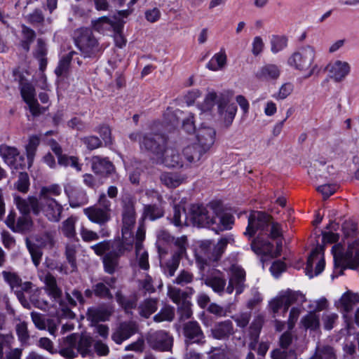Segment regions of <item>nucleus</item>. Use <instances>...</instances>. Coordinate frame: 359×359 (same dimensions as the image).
I'll list each match as a JSON object with an SVG mask.
<instances>
[{
  "mask_svg": "<svg viewBox=\"0 0 359 359\" xmlns=\"http://www.w3.org/2000/svg\"><path fill=\"white\" fill-rule=\"evenodd\" d=\"M233 241L231 236L222 238L217 245L212 248L210 241H204L201 245L205 257L198 256L196 262L201 271V279L215 292L222 294L225 289L226 279L224 273L215 268H210V262H217L224 253L226 245Z\"/></svg>",
  "mask_w": 359,
  "mask_h": 359,
  "instance_id": "nucleus-1",
  "label": "nucleus"
},
{
  "mask_svg": "<svg viewBox=\"0 0 359 359\" xmlns=\"http://www.w3.org/2000/svg\"><path fill=\"white\" fill-rule=\"evenodd\" d=\"M191 219L194 225L208 227L218 233L232 228L233 216L223 210L219 202L212 201L207 207L192 205L190 208Z\"/></svg>",
  "mask_w": 359,
  "mask_h": 359,
  "instance_id": "nucleus-2",
  "label": "nucleus"
},
{
  "mask_svg": "<svg viewBox=\"0 0 359 359\" xmlns=\"http://www.w3.org/2000/svg\"><path fill=\"white\" fill-rule=\"evenodd\" d=\"M61 194V188L57 184L43 187L39 192V198L35 196H29L26 200L20 201V209L23 211H28V205L32 206V212L35 215L40 212L51 222H58L63 211V207L60 204L54 196Z\"/></svg>",
  "mask_w": 359,
  "mask_h": 359,
  "instance_id": "nucleus-3",
  "label": "nucleus"
},
{
  "mask_svg": "<svg viewBox=\"0 0 359 359\" xmlns=\"http://www.w3.org/2000/svg\"><path fill=\"white\" fill-rule=\"evenodd\" d=\"M135 203V197L130 194H126L122 196V240L121 241L123 243H130L131 247H133L135 240L133 230L136 221Z\"/></svg>",
  "mask_w": 359,
  "mask_h": 359,
  "instance_id": "nucleus-4",
  "label": "nucleus"
},
{
  "mask_svg": "<svg viewBox=\"0 0 359 359\" xmlns=\"http://www.w3.org/2000/svg\"><path fill=\"white\" fill-rule=\"evenodd\" d=\"M74 41L84 57H95L104 49L88 28H80L75 31Z\"/></svg>",
  "mask_w": 359,
  "mask_h": 359,
  "instance_id": "nucleus-5",
  "label": "nucleus"
},
{
  "mask_svg": "<svg viewBox=\"0 0 359 359\" xmlns=\"http://www.w3.org/2000/svg\"><path fill=\"white\" fill-rule=\"evenodd\" d=\"M217 102L218 105V113L225 126L229 127L231 125L237 111L236 104L229 103L228 99L220 95L218 96L216 93H209L205 97V102L208 105L212 106Z\"/></svg>",
  "mask_w": 359,
  "mask_h": 359,
  "instance_id": "nucleus-6",
  "label": "nucleus"
},
{
  "mask_svg": "<svg viewBox=\"0 0 359 359\" xmlns=\"http://www.w3.org/2000/svg\"><path fill=\"white\" fill-rule=\"evenodd\" d=\"M15 76V79L19 83L21 96L28 105L30 112L34 116L40 115L43 111H41L42 108L35 97V88L25 79L22 74H18Z\"/></svg>",
  "mask_w": 359,
  "mask_h": 359,
  "instance_id": "nucleus-7",
  "label": "nucleus"
},
{
  "mask_svg": "<svg viewBox=\"0 0 359 359\" xmlns=\"http://www.w3.org/2000/svg\"><path fill=\"white\" fill-rule=\"evenodd\" d=\"M316 57L313 47L306 46L294 52L287 59V65L299 71H305L313 64Z\"/></svg>",
  "mask_w": 359,
  "mask_h": 359,
  "instance_id": "nucleus-8",
  "label": "nucleus"
},
{
  "mask_svg": "<svg viewBox=\"0 0 359 359\" xmlns=\"http://www.w3.org/2000/svg\"><path fill=\"white\" fill-rule=\"evenodd\" d=\"M167 138L163 134L147 133L143 134L140 148L151 153L157 160L167 147Z\"/></svg>",
  "mask_w": 359,
  "mask_h": 359,
  "instance_id": "nucleus-9",
  "label": "nucleus"
},
{
  "mask_svg": "<svg viewBox=\"0 0 359 359\" xmlns=\"http://www.w3.org/2000/svg\"><path fill=\"white\" fill-rule=\"evenodd\" d=\"M271 216L264 212L252 211L248 216V224L244 234L252 238L257 232L260 234L268 231V227Z\"/></svg>",
  "mask_w": 359,
  "mask_h": 359,
  "instance_id": "nucleus-10",
  "label": "nucleus"
},
{
  "mask_svg": "<svg viewBox=\"0 0 359 359\" xmlns=\"http://www.w3.org/2000/svg\"><path fill=\"white\" fill-rule=\"evenodd\" d=\"M182 334L186 347L192 344L203 346L205 342V335L200 325L196 320H190L183 324Z\"/></svg>",
  "mask_w": 359,
  "mask_h": 359,
  "instance_id": "nucleus-11",
  "label": "nucleus"
},
{
  "mask_svg": "<svg viewBox=\"0 0 359 359\" xmlns=\"http://www.w3.org/2000/svg\"><path fill=\"white\" fill-rule=\"evenodd\" d=\"M132 248L130 243L115 245L114 250L107 252L102 257L104 271L109 274L114 273L118 267L120 257Z\"/></svg>",
  "mask_w": 359,
  "mask_h": 359,
  "instance_id": "nucleus-12",
  "label": "nucleus"
},
{
  "mask_svg": "<svg viewBox=\"0 0 359 359\" xmlns=\"http://www.w3.org/2000/svg\"><path fill=\"white\" fill-rule=\"evenodd\" d=\"M335 267L356 269L359 267V248L353 255V250L348 248L344 253L339 246L334 245L332 249Z\"/></svg>",
  "mask_w": 359,
  "mask_h": 359,
  "instance_id": "nucleus-13",
  "label": "nucleus"
},
{
  "mask_svg": "<svg viewBox=\"0 0 359 359\" xmlns=\"http://www.w3.org/2000/svg\"><path fill=\"white\" fill-rule=\"evenodd\" d=\"M146 340L152 349L159 351H170L173 345L172 337L165 330L149 332Z\"/></svg>",
  "mask_w": 359,
  "mask_h": 359,
  "instance_id": "nucleus-14",
  "label": "nucleus"
},
{
  "mask_svg": "<svg viewBox=\"0 0 359 359\" xmlns=\"http://www.w3.org/2000/svg\"><path fill=\"white\" fill-rule=\"evenodd\" d=\"M170 298L177 304V313L180 316V320H185L190 318L193 314L191 309V303L189 300H186L187 294L182 292V290L177 287H170L168 290Z\"/></svg>",
  "mask_w": 359,
  "mask_h": 359,
  "instance_id": "nucleus-15",
  "label": "nucleus"
},
{
  "mask_svg": "<svg viewBox=\"0 0 359 359\" xmlns=\"http://www.w3.org/2000/svg\"><path fill=\"white\" fill-rule=\"evenodd\" d=\"M207 150L198 144H192L183 148L182 156L184 159L185 169L201 165L206 158Z\"/></svg>",
  "mask_w": 359,
  "mask_h": 359,
  "instance_id": "nucleus-16",
  "label": "nucleus"
},
{
  "mask_svg": "<svg viewBox=\"0 0 359 359\" xmlns=\"http://www.w3.org/2000/svg\"><path fill=\"white\" fill-rule=\"evenodd\" d=\"M156 161L168 168H185L184 157L173 147H167Z\"/></svg>",
  "mask_w": 359,
  "mask_h": 359,
  "instance_id": "nucleus-17",
  "label": "nucleus"
},
{
  "mask_svg": "<svg viewBox=\"0 0 359 359\" xmlns=\"http://www.w3.org/2000/svg\"><path fill=\"white\" fill-rule=\"evenodd\" d=\"M325 268V260L323 254L318 248L311 252L308 257L306 267V273L309 278L320 274Z\"/></svg>",
  "mask_w": 359,
  "mask_h": 359,
  "instance_id": "nucleus-18",
  "label": "nucleus"
},
{
  "mask_svg": "<svg viewBox=\"0 0 359 359\" xmlns=\"http://www.w3.org/2000/svg\"><path fill=\"white\" fill-rule=\"evenodd\" d=\"M245 272L238 266H233L231 270V276L229 278V284L226 291L231 294L236 290V295L241 294L245 287Z\"/></svg>",
  "mask_w": 359,
  "mask_h": 359,
  "instance_id": "nucleus-19",
  "label": "nucleus"
},
{
  "mask_svg": "<svg viewBox=\"0 0 359 359\" xmlns=\"http://www.w3.org/2000/svg\"><path fill=\"white\" fill-rule=\"evenodd\" d=\"M215 135L216 131L213 128L202 125L196 131V144L208 151L215 142Z\"/></svg>",
  "mask_w": 359,
  "mask_h": 359,
  "instance_id": "nucleus-20",
  "label": "nucleus"
},
{
  "mask_svg": "<svg viewBox=\"0 0 359 359\" xmlns=\"http://www.w3.org/2000/svg\"><path fill=\"white\" fill-rule=\"evenodd\" d=\"M58 353L67 359H73L78 356L76 351V334L73 333L63 337L59 342Z\"/></svg>",
  "mask_w": 359,
  "mask_h": 359,
  "instance_id": "nucleus-21",
  "label": "nucleus"
},
{
  "mask_svg": "<svg viewBox=\"0 0 359 359\" xmlns=\"http://www.w3.org/2000/svg\"><path fill=\"white\" fill-rule=\"evenodd\" d=\"M21 200H26V198H21L20 196H16L14 198L15 203L22 214L20 217H19L16 221V223L15 224V226L13 228V231L16 232H22L27 231L30 229V227L32 225V221L30 217L29 213L32 210V206L29 205V203H27L28 205V211H23L20 209V201Z\"/></svg>",
  "mask_w": 359,
  "mask_h": 359,
  "instance_id": "nucleus-22",
  "label": "nucleus"
},
{
  "mask_svg": "<svg viewBox=\"0 0 359 359\" xmlns=\"http://www.w3.org/2000/svg\"><path fill=\"white\" fill-rule=\"evenodd\" d=\"M91 169L96 175L107 176L111 174L114 170V165L107 157L93 156L90 159Z\"/></svg>",
  "mask_w": 359,
  "mask_h": 359,
  "instance_id": "nucleus-23",
  "label": "nucleus"
},
{
  "mask_svg": "<svg viewBox=\"0 0 359 359\" xmlns=\"http://www.w3.org/2000/svg\"><path fill=\"white\" fill-rule=\"evenodd\" d=\"M137 331V326L134 322H124L119 325L111 335L112 340L117 344L130 338Z\"/></svg>",
  "mask_w": 359,
  "mask_h": 359,
  "instance_id": "nucleus-24",
  "label": "nucleus"
},
{
  "mask_svg": "<svg viewBox=\"0 0 359 359\" xmlns=\"http://www.w3.org/2000/svg\"><path fill=\"white\" fill-rule=\"evenodd\" d=\"M330 77L335 82H341L350 74L351 65L344 61L336 60L327 66Z\"/></svg>",
  "mask_w": 359,
  "mask_h": 359,
  "instance_id": "nucleus-25",
  "label": "nucleus"
},
{
  "mask_svg": "<svg viewBox=\"0 0 359 359\" xmlns=\"http://www.w3.org/2000/svg\"><path fill=\"white\" fill-rule=\"evenodd\" d=\"M233 334V325L230 320L219 322L211 329V335L215 339H226Z\"/></svg>",
  "mask_w": 359,
  "mask_h": 359,
  "instance_id": "nucleus-26",
  "label": "nucleus"
},
{
  "mask_svg": "<svg viewBox=\"0 0 359 359\" xmlns=\"http://www.w3.org/2000/svg\"><path fill=\"white\" fill-rule=\"evenodd\" d=\"M84 214L89 220L93 223H96L100 226L104 225L111 219V215L104 210L93 205L83 210Z\"/></svg>",
  "mask_w": 359,
  "mask_h": 359,
  "instance_id": "nucleus-27",
  "label": "nucleus"
},
{
  "mask_svg": "<svg viewBox=\"0 0 359 359\" xmlns=\"http://www.w3.org/2000/svg\"><path fill=\"white\" fill-rule=\"evenodd\" d=\"M0 156L8 165L14 168H18V165L15 164L18 158L22 161L24 160V158L20 156V152L16 147H10L6 144H1L0 146Z\"/></svg>",
  "mask_w": 359,
  "mask_h": 359,
  "instance_id": "nucleus-28",
  "label": "nucleus"
},
{
  "mask_svg": "<svg viewBox=\"0 0 359 359\" xmlns=\"http://www.w3.org/2000/svg\"><path fill=\"white\" fill-rule=\"evenodd\" d=\"M43 283L47 294L56 302L59 301L62 297V291L57 285L56 278L50 273H47L43 277Z\"/></svg>",
  "mask_w": 359,
  "mask_h": 359,
  "instance_id": "nucleus-29",
  "label": "nucleus"
},
{
  "mask_svg": "<svg viewBox=\"0 0 359 359\" xmlns=\"http://www.w3.org/2000/svg\"><path fill=\"white\" fill-rule=\"evenodd\" d=\"M113 311L109 306L103 305L99 307L90 308L88 310V318L93 323H98L100 321H106L109 320Z\"/></svg>",
  "mask_w": 359,
  "mask_h": 359,
  "instance_id": "nucleus-30",
  "label": "nucleus"
},
{
  "mask_svg": "<svg viewBox=\"0 0 359 359\" xmlns=\"http://www.w3.org/2000/svg\"><path fill=\"white\" fill-rule=\"evenodd\" d=\"M280 74L279 67L273 64H267L262 67L256 73V77L262 81L277 79Z\"/></svg>",
  "mask_w": 359,
  "mask_h": 359,
  "instance_id": "nucleus-31",
  "label": "nucleus"
},
{
  "mask_svg": "<svg viewBox=\"0 0 359 359\" xmlns=\"http://www.w3.org/2000/svg\"><path fill=\"white\" fill-rule=\"evenodd\" d=\"M251 249L257 255L272 257V243L269 241L263 240L259 236L252 241Z\"/></svg>",
  "mask_w": 359,
  "mask_h": 359,
  "instance_id": "nucleus-32",
  "label": "nucleus"
},
{
  "mask_svg": "<svg viewBox=\"0 0 359 359\" xmlns=\"http://www.w3.org/2000/svg\"><path fill=\"white\" fill-rule=\"evenodd\" d=\"M160 180L168 188H176L185 180V177L178 172H164L161 173Z\"/></svg>",
  "mask_w": 359,
  "mask_h": 359,
  "instance_id": "nucleus-33",
  "label": "nucleus"
},
{
  "mask_svg": "<svg viewBox=\"0 0 359 359\" xmlns=\"http://www.w3.org/2000/svg\"><path fill=\"white\" fill-rule=\"evenodd\" d=\"M93 342V338L89 335H79L76 334V351H78V355L81 354L82 357L90 355Z\"/></svg>",
  "mask_w": 359,
  "mask_h": 359,
  "instance_id": "nucleus-34",
  "label": "nucleus"
},
{
  "mask_svg": "<svg viewBox=\"0 0 359 359\" xmlns=\"http://www.w3.org/2000/svg\"><path fill=\"white\" fill-rule=\"evenodd\" d=\"M36 34L34 29L25 25H21V40L20 46L26 53L30 50V46L36 39Z\"/></svg>",
  "mask_w": 359,
  "mask_h": 359,
  "instance_id": "nucleus-35",
  "label": "nucleus"
},
{
  "mask_svg": "<svg viewBox=\"0 0 359 359\" xmlns=\"http://www.w3.org/2000/svg\"><path fill=\"white\" fill-rule=\"evenodd\" d=\"M359 302V297L351 291L345 292L340 298L338 303V308L344 312H349L353 309V306Z\"/></svg>",
  "mask_w": 359,
  "mask_h": 359,
  "instance_id": "nucleus-36",
  "label": "nucleus"
},
{
  "mask_svg": "<svg viewBox=\"0 0 359 359\" xmlns=\"http://www.w3.org/2000/svg\"><path fill=\"white\" fill-rule=\"evenodd\" d=\"M122 243L120 239L113 241L106 240L91 245L90 249H92L97 256L103 257L107 252L114 250L115 245H119Z\"/></svg>",
  "mask_w": 359,
  "mask_h": 359,
  "instance_id": "nucleus-37",
  "label": "nucleus"
},
{
  "mask_svg": "<svg viewBox=\"0 0 359 359\" xmlns=\"http://www.w3.org/2000/svg\"><path fill=\"white\" fill-rule=\"evenodd\" d=\"M281 295L285 302L284 313L287 311L291 304L294 303H303L306 301L305 296L299 291L287 290Z\"/></svg>",
  "mask_w": 359,
  "mask_h": 359,
  "instance_id": "nucleus-38",
  "label": "nucleus"
},
{
  "mask_svg": "<svg viewBox=\"0 0 359 359\" xmlns=\"http://www.w3.org/2000/svg\"><path fill=\"white\" fill-rule=\"evenodd\" d=\"M139 313L141 316L148 318L158 309V299L148 298L144 299L139 306Z\"/></svg>",
  "mask_w": 359,
  "mask_h": 359,
  "instance_id": "nucleus-39",
  "label": "nucleus"
},
{
  "mask_svg": "<svg viewBox=\"0 0 359 359\" xmlns=\"http://www.w3.org/2000/svg\"><path fill=\"white\" fill-rule=\"evenodd\" d=\"M75 54H76L75 51H70L61 57L57 67L55 69V73L57 76H65L68 73L71 62Z\"/></svg>",
  "mask_w": 359,
  "mask_h": 359,
  "instance_id": "nucleus-40",
  "label": "nucleus"
},
{
  "mask_svg": "<svg viewBox=\"0 0 359 359\" xmlns=\"http://www.w3.org/2000/svg\"><path fill=\"white\" fill-rule=\"evenodd\" d=\"M226 64V55L225 50L222 49L219 53L214 55L212 59L207 64V68L212 71H218L223 69Z\"/></svg>",
  "mask_w": 359,
  "mask_h": 359,
  "instance_id": "nucleus-41",
  "label": "nucleus"
},
{
  "mask_svg": "<svg viewBox=\"0 0 359 359\" xmlns=\"http://www.w3.org/2000/svg\"><path fill=\"white\" fill-rule=\"evenodd\" d=\"M93 27L98 32L104 33L110 30L114 25V22L107 16H103L97 20L92 21Z\"/></svg>",
  "mask_w": 359,
  "mask_h": 359,
  "instance_id": "nucleus-42",
  "label": "nucleus"
},
{
  "mask_svg": "<svg viewBox=\"0 0 359 359\" xmlns=\"http://www.w3.org/2000/svg\"><path fill=\"white\" fill-rule=\"evenodd\" d=\"M171 222L175 226H180L187 223V215L184 207L175 205L173 207V216Z\"/></svg>",
  "mask_w": 359,
  "mask_h": 359,
  "instance_id": "nucleus-43",
  "label": "nucleus"
},
{
  "mask_svg": "<svg viewBox=\"0 0 359 359\" xmlns=\"http://www.w3.org/2000/svg\"><path fill=\"white\" fill-rule=\"evenodd\" d=\"M116 299L118 304L126 311L135 309L137 306V299L135 296L126 297L121 292H117L116 294Z\"/></svg>",
  "mask_w": 359,
  "mask_h": 359,
  "instance_id": "nucleus-44",
  "label": "nucleus"
},
{
  "mask_svg": "<svg viewBox=\"0 0 359 359\" xmlns=\"http://www.w3.org/2000/svg\"><path fill=\"white\" fill-rule=\"evenodd\" d=\"M39 143L40 139L39 137L34 135L29 137V143L26 146V154L29 165H31L33 162Z\"/></svg>",
  "mask_w": 359,
  "mask_h": 359,
  "instance_id": "nucleus-45",
  "label": "nucleus"
},
{
  "mask_svg": "<svg viewBox=\"0 0 359 359\" xmlns=\"http://www.w3.org/2000/svg\"><path fill=\"white\" fill-rule=\"evenodd\" d=\"M181 259L178 255H172L171 258L165 263L163 269L164 273L167 276L171 277L175 275L176 270L179 267Z\"/></svg>",
  "mask_w": 359,
  "mask_h": 359,
  "instance_id": "nucleus-46",
  "label": "nucleus"
},
{
  "mask_svg": "<svg viewBox=\"0 0 359 359\" xmlns=\"http://www.w3.org/2000/svg\"><path fill=\"white\" fill-rule=\"evenodd\" d=\"M175 318V311L172 307L165 306L156 314L153 319L156 323H161L163 321L171 322Z\"/></svg>",
  "mask_w": 359,
  "mask_h": 359,
  "instance_id": "nucleus-47",
  "label": "nucleus"
},
{
  "mask_svg": "<svg viewBox=\"0 0 359 359\" xmlns=\"http://www.w3.org/2000/svg\"><path fill=\"white\" fill-rule=\"evenodd\" d=\"M301 323L306 329L316 330L319 327V317L314 312H310L301 320Z\"/></svg>",
  "mask_w": 359,
  "mask_h": 359,
  "instance_id": "nucleus-48",
  "label": "nucleus"
},
{
  "mask_svg": "<svg viewBox=\"0 0 359 359\" xmlns=\"http://www.w3.org/2000/svg\"><path fill=\"white\" fill-rule=\"evenodd\" d=\"M264 324V318L262 316H257L252 320L249 327L250 338L259 339L262 326Z\"/></svg>",
  "mask_w": 359,
  "mask_h": 359,
  "instance_id": "nucleus-49",
  "label": "nucleus"
},
{
  "mask_svg": "<svg viewBox=\"0 0 359 359\" xmlns=\"http://www.w3.org/2000/svg\"><path fill=\"white\" fill-rule=\"evenodd\" d=\"M163 216V210L156 205H147L144 208V217L155 220Z\"/></svg>",
  "mask_w": 359,
  "mask_h": 359,
  "instance_id": "nucleus-50",
  "label": "nucleus"
},
{
  "mask_svg": "<svg viewBox=\"0 0 359 359\" xmlns=\"http://www.w3.org/2000/svg\"><path fill=\"white\" fill-rule=\"evenodd\" d=\"M272 239H278L283 237V230L280 224L275 222L271 217L268 227V231L264 233Z\"/></svg>",
  "mask_w": 359,
  "mask_h": 359,
  "instance_id": "nucleus-51",
  "label": "nucleus"
},
{
  "mask_svg": "<svg viewBox=\"0 0 359 359\" xmlns=\"http://www.w3.org/2000/svg\"><path fill=\"white\" fill-rule=\"evenodd\" d=\"M79 244L77 243H68L66 245L65 255L67 262L70 264L72 271L76 269V255L77 252Z\"/></svg>",
  "mask_w": 359,
  "mask_h": 359,
  "instance_id": "nucleus-52",
  "label": "nucleus"
},
{
  "mask_svg": "<svg viewBox=\"0 0 359 359\" xmlns=\"http://www.w3.org/2000/svg\"><path fill=\"white\" fill-rule=\"evenodd\" d=\"M25 19L27 22L34 26L43 25L45 21V17L40 8H35L31 13L26 15Z\"/></svg>",
  "mask_w": 359,
  "mask_h": 359,
  "instance_id": "nucleus-53",
  "label": "nucleus"
},
{
  "mask_svg": "<svg viewBox=\"0 0 359 359\" xmlns=\"http://www.w3.org/2000/svg\"><path fill=\"white\" fill-rule=\"evenodd\" d=\"M271 46V50L273 53H277L287 47V38L285 36H273Z\"/></svg>",
  "mask_w": 359,
  "mask_h": 359,
  "instance_id": "nucleus-54",
  "label": "nucleus"
},
{
  "mask_svg": "<svg viewBox=\"0 0 359 359\" xmlns=\"http://www.w3.org/2000/svg\"><path fill=\"white\" fill-rule=\"evenodd\" d=\"M94 294L96 297L105 299H112L113 295L109 287L104 283H98L93 285Z\"/></svg>",
  "mask_w": 359,
  "mask_h": 359,
  "instance_id": "nucleus-55",
  "label": "nucleus"
},
{
  "mask_svg": "<svg viewBox=\"0 0 359 359\" xmlns=\"http://www.w3.org/2000/svg\"><path fill=\"white\" fill-rule=\"evenodd\" d=\"M26 245L32 256V259L34 264L36 266H38L41 262V259L42 256V252L41 248L36 244L32 243L29 240H27Z\"/></svg>",
  "mask_w": 359,
  "mask_h": 359,
  "instance_id": "nucleus-56",
  "label": "nucleus"
},
{
  "mask_svg": "<svg viewBox=\"0 0 359 359\" xmlns=\"http://www.w3.org/2000/svg\"><path fill=\"white\" fill-rule=\"evenodd\" d=\"M173 242L176 249L172 255H177L179 257L182 258L186 254L187 248L188 246L187 236H182L175 238Z\"/></svg>",
  "mask_w": 359,
  "mask_h": 359,
  "instance_id": "nucleus-57",
  "label": "nucleus"
},
{
  "mask_svg": "<svg viewBox=\"0 0 359 359\" xmlns=\"http://www.w3.org/2000/svg\"><path fill=\"white\" fill-rule=\"evenodd\" d=\"M29 175L25 172H20L18 180L14 184L15 187L22 193H27L29 188Z\"/></svg>",
  "mask_w": 359,
  "mask_h": 359,
  "instance_id": "nucleus-58",
  "label": "nucleus"
},
{
  "mask_svg": "<svg viewBox=\"0 0 359 359\" xmlns=\"http://www.w3.org/2000/svg\"><path fill=\"white\" fill-rule=\"evenodd\" d=\"M76 218L70 217L62 222V231L64 235L68 238H74L76 235L75 231Z\"/></svg>",
  "mask_w": 359,
  "mask_h": 359,
  "instance_id": "nucleus-59",
  "label": "nucleus"
},
{
  "mask_svg": "<svg viewBox=\"0 0 359 359\" xmlns=\"http://www.w3.org/2000/svg\"><path fill=\"white\" fill-rule=\"evenodd\" d=\"M312 359H336L334 348L330 346L318 348Z\"/></svg>",
  "mask_w": 359,
  "mask_h": 359,
  "instance_id": "nucleus-60",
  "label": "nucleus"
},
{
  "mask_svg": "<svg viewBox=\"0 0 359 359\" xmlns=\"http://www.w3.org/2000/svg\"><path fill=\"white\" fill-rule=\"evenodd\" d=\"M4 280L9 284L12 290H19L22 279L15 273L3 271Z\"/></svg>",
  "mask_w": 359,
  "mask_h": 359,
  "instance_id": "nucleus-61",
  "label": "nucleus"
},
{
  "mask_svg": "<svg viewBox=\"0 0 359 359\" xmlns=\"http://www.w3.org/2000/svg\"><path fill=\"white\" fill-rule=\"evenodd\" d=\"M65 294L66 299L68 302L69 305L71 306H76L77 305V302L81 305H83L85 304V299L81 292L77 289L73 290L72 292V295L68 292H66Z\"/></svg>",
  "mask_w": 359,
  "mask_h": 359,
  "instance_id": "nucleus-62",
  "label": "nucleus"
},
{
  "mask_svg": "<svg viewBox=\"0 0 359 359\" xmlns=\"http://www.w3.org/2000/svg\"><path fill=\"white\" fill-rule=\"evenodd\" d=\"M58 163L60 165L72 167L76 169L78 171L81 170V165L78 162V158L75 156H68L67 155L62 154L57 158Z\"/></svg>",
  "mask_w": 359,
  "mask_h": 359,
  "instance_id": "nucleus-63",
  "label": "nucleus"
},
{
  "mask_svg": "<svg viewBox=\"0 0 359 359\" xmlns=\"http://www.w3.org/2000/svg\"><path fill=\"white\" fill-rule=\"evenodd\" d=\"M29 301L30 304H32L35 308L43 311H46L48 309V302L43 298L40 297L39 292L37 291L31 294Z\"/></svg>",
  "mask_w": 359,
  "mask_h": 359,
  "instance_id": "nucleus-64",
  "label": "nucleus"
}]
</instances>
